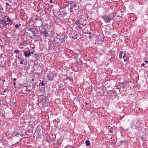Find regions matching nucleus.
Masks as SVG:
<instances>
[{"mask_svg": "<svg viewBox=\"0 0 148 148\" xmlns=\"http://www.w3.org/2000/svg\"><path fill=\"white\" fill-rule=\"evenodd\" d=\"M39 29L41 35L45 37L51 35L53 33V29L50 27L42 26L40 27Z\"/></svg>", "mask_w": 148, "mask_h": 148, "instance_id": "f257e3e1", "label": "nucleus"}, {"mask_svg": "<svg viewBox=\"0 0 148 148\" xmlns=\"http://www.w3.org/2000/svg\"><path fill=\"white\" fill-rule=\"evenodd\" d=\"M36 30V26H34V25H28V37L34 38Z\"/></svg>", "mask_w": 148, "mask_h": 148, "instance_id": "f03ea898", "label": "nucleus"}, {"mask_svg": "<svg viewBox=\"0 0 148 148\" xmlns=\"http://www.w3.org/2000/svg\"><path fill=\"white\" fill-rule=\"evenodd\" d=\"M33 74L34 75V74ZM35 78L34 75H33L32 74L28 78L29 80V86H35V85H36V81H35Z\"/></svg>", "mask_w": 148, "mask_h": 148, "instance_id": "7ed1b4c3", "label": "nucleus"}, {"mask_svg": "<svg viewBox=\"0 0 148 148\" xmlns=\"http://www.w3.org/2000/svg\"><path fill=\"white\" fill-rule=\"evenodd\" d=\"M59 41L60 43H62L65 41V40L67 38V36L65 35L64 33L60 34L59 35Z\"/></svg>", "mask_w": 148, "mask_h": 148, "instance_id": "20e7f679", "label": "nucleus"}, {"mask_svg": "<svg viewBox=\"0 0 148 148\" xmlns=\"http://www.w3.org/2000/svg\"><path fill=\"white\" fill-rule=\"evenodd\" d=\"M129 82L130 81H128L127 82H122L121 83H118L117 84V88H119V90H120L122 88H124L125 87V85L127 83Z\"/></svg>", "mask_w": 148, "mask_h": 148, "instance_id": "39448f33", "label": "nucleus"}, {"mask_svg": "<svg viewBox=\"0 0 148 148\" xmlns=\"http://www.w3.org/2000/svg\"><path fill=\"white\" fill-rule=\"evenodd\" d=\"M48 80L50 81H52L54 79V75L52 73H48L47 75Z\"/></svg>", "mask_w": 148, "mask_h": 148, "instance_id": "423d86ee", "label": "nucleus"}, {"mask_svg": "<svg viewBox=\"0 0 148 148\" xmlns=\"http://www.w3.org/2000/svg\"><path fill=\"white\" fill-rule=\"evenodd\" d=\"M75 24L78 26L79 29H82L84 26V24L81 23L80 21L79 20H77Z\"/></svg>", "mask_w": 148, "mask_h": 148, "instance_id": "0eeeda50", "label": "nucleus"}, {"mask_svg": "<svg viewBox=\"0 0 148 148\" xmlns=\"http://www.w3.org/2000/svg\"><path fill=\"white\" fill-rule=\"evenodd\" d=\"M76 7V5L74 3H72L70 5V9L69 10H68V11L70 12H72V11L71 10H75V8Z\"/></svg>", "mask_w": 148, "mask_h": 148, "instance_id": "6e6552de", "label": "nucleus"}, {"mask_svg": "<svg viewBox=\"0 0 148 148\" xmlns=\"http://www.w3.org/2000/svg\"><path fill=\"white\" fill-rule=\"evenodd\" d=\"M32 126H29L28 125V133H32L34 130V127H33V125L31 124Z\"/></svg>", "mask_w": 148, "mask_h": 148, "instance_id": "1a4fd4ad", "label": "nucleus"}, {"mask_svg": "<svg viewBox=\"0 0 148 148\" xmlns=\"http://www.w3.org/2000/svg\"><path fill=\"white\" fill-rule=\"evenodd\" d=\"M128 57L126 56V54H125V52L123 57V58L124 59V61L125 62L127 61L128 59Z\"/></svg>", "mask_w": 148, "mask_h": 148, "instance_id": "9d476101", "label": "nucleus"}, {"mask_svg": "<svg viewBox=\"0 0 148 148\" xmlns=\"http://www.w3.org/2000/svg\"><path fill=\"white\" fill-rule=\"evenodd\" d=\"M46 140L49 144V143L51 142L52 141V140H51V137L50 136L48 135L47 136V137L46 138Z\"/></svg>", "mask_w": 148, "mask_h": 148, "instance_id": "9b49d317", "label": "nucleus"}, {"mask_svg": "<svg viewBox=\"0 0 148 148\" xmlns=\"http://www.w3.org/2000/svg\"><path fill=\"white\" fill-rule=\"evenodd\" d=\"M129 16L130 18H136L135 15L133 13L129 14Z\"/></svg>", "mask_w": 148, "mask_h": 148, "instance_id": "f8f14e48", "label": "nucleus"}, {"mask_svg": "<svg viewBox=\"0 0 148 148\" xmlns=\"http://www.w3.org/2000/svg\"><path fill=\"white\" fill-rule=\"evenodd\" d=\"M19 135L18 133L16 131H14V132L12 133L11 136L12 137H13L14 136H18Z\"/></svg>", "mask_w": 148, "mask_h": 148, "instance_id": "ddd939ff", "label": "nucleus"}, {"mask_svg": "<svg viewBox=\"0 0 148 148\" xmlns=\"http://www.w3.org/2000/svg\"><path fill=\"white\" fill-rule=\"evenodd\" d=\"M49 49H54V44L53 43H51L49 45Z\"/></svg>", "mask_w": 148, "mask_h": 148, "instance_id": "4468645a", "label": "nucleus"}, {"mask_svg": "<svg viewBox=\"0 0 148 148\" xmlns=\"http://www.w3.org/2000/svg\"><path fill=\"white\" fill-rule=\"evenodd\" d=\"M66 79H69L70 82H72L73 81V79L71 77L67 76L66 77Z\"/></svg>", "mask_w": 148, "mask_h": 148, "instance_id": "2eb2a0df", "label": "nucleus"}, {"mask_svg": "<svg viewBox=\"0 0 148 148\" xmlns=\"http://www.w3.org/2000/svg\"><path fill=\"white\" fill-rule=\"evenodd\" d=\"M116 13H112L111 14L110 16V17H107V18H111V17H112V16H113V18H115V16H114V17L113 16H116Z\"/></svg>", "mask_w": 148, "mask_h": 148, "instance_id": "dca6fc26", "label": "nucleus"}, {"mask_svg": "<svg viewBox=\"0 0 148 148\" xmlns=\"http://www.w3.org/2000/svg\"><path fill=\"white\" fill-rule=\"evenodd\" d=\"M7 20V21H6V20H5L4 21V23L5 24H8L9 25H10L11 24V23H7V21H9V22H10V21H12H12L10 19H6Z\"/></svg>", "mask_w": 148, "mask_h": 148, "instance_id": "f3484780", "label": "nucleus"}, {"mask_svg": "<svg viewBox=\"0 0 148 148\" xmlns=\"http://www.w3.org/2000/svg\"><path fill=\"white\" fill-rule=\"evenodd\" d=\"M86 145L87 146H88L90 145V143L88 140H87L85 141Z\"/></svg>", "mask_w": 148, "mask_h": 148, "instance_id": "a211bd4d", "label": "nucleus"}, {"mask_svg": "<svg viewBox=\"0 0 148 148\" xmlns=\"http://www.w3.org/2000/svg\"><path fill=\"white\" fill-rule=\"evenodd\" d=\"M123 54V51H120L119 54V58L120 59H121L122 57V55Z\"/></svg>", "mask_w": 148, "mask_h": 148, "instance_id": "6ab92c4d", "label": "nucleus"}, {"mask_svg": "<svg viewBox=\"0 0 148 148\" xmlns=\"http://www.w3.org/2000/svg\"><path fill=\"white\" fill-rule=\"evenodd\" d=\"M112 19H103L105 22L106 23H108Z\"/></svg>", "mask_w": 148, "mask_h": 148, "instance_id": "aec40b11", "label": "nucleus"}, {"mask_svg": "<svg viewBox=\"0 0 148 148\" xmlns=\"http://www.w3.org/2000/svg\"><path fill=\"white\" fill-rule=\"evenodd\" d=\"M33 51H34V50H33V51L30 52V51L29 50H28V57L30 56L31 54L33 53Z\"/></svg>", "mask_w": 148, "mask_h": 148, "instance_id": "412c9836", "label": "nucleus"}, {"mask_svg": "<svg viewBox=\"0 0 148 148\" xmlns=\"http://www.w3.org/2000/svg\"><path fill=\"white\" fill-rule=\"evenodd\" d=\"M24 55L25 57H28V51H26L24 52Z\"/></svg>", "mask_w": 148, "mask_h": 148, "instance_id": "4be33fe9", "label": "nucleus"}, {"mask_svg": "<svg viewBox=\"0 0 148 148\" xmlns=\"http://www.w3.org/2000/svg\"><path fill=\"white\" fill-rule=\"evenodd\" d=\"M4 10L3 8L1 6H0V12L2 13L3 12Z\"/></svg>", "mask_w": 148, "mask_h": 148, "instance_id": "5701e85b", "label": "nucleus"}, {"mask_svg": "<svg viewBox=\"0 0 148 148\" xmlns=\"http://www.w3.org/2000/svg\"><path fill=\"white\" fill-rule=\"evenodd\" d=\"M40 85H41L42 86H45L46 85H45V84L44 83V82L42 81V82H41L40 83Z\"/></svg>", "mask_w": 148, "mask_h": 148, "instance_id": "b1692460", "label": "nucleus"}, {"mask_svg": "<svg viewBox=\"0 0 148 148\" xmlns=\"http://www.w3.org/2000/svg\"><path fill=\"white\" fill-rule=\"evenodd\" d=\"M83 65H84V66L85 67L87 68L88 67V65L86 63H83Z\"/></svg>", "mask_w": 148, "mask_h": 148, "instance_id": "393cba45", "label": "nucleus"}, {"mask_svg": "<svg viewBox=\"0 0 148 148\" xmlns=\"http://www.w3.org/2000/svg\"><path fill=\"white\" fill-rule=\"evenodd\" d=\"M21 24H19V25L17 24H16L15 25V27L16 28H18L19 27V26H21Z\"/></svg>", "mask_w": 148, "mask_h": 148, "instance_id": "a878e982", "label": "nucleus"}, {"mask_svg": "<svg viewBox=\"0 0 148 148\" xmlns=\"http://www.w3.org/2000/svg\"><path fill=\"white\" fill-rule=\"evenodd\" d=\"M19 52V51L18 50H16L14 51V52L17 54Z\"/></svg>", "mask_w": 148, "mask_h": 148, "instance_id": "bb28decb", "label": "nucleus"}, {"mask_svg": "<svg viewBox=\"0 0 148 148\" xmlns=\"http://www.w3.org/2000/svg\"><path fill=\"white\" fill-rule=\"evenodd\" d=\"M116 36H117V35H116L115 34H112V37L113 38H115Z\"/></svg>", "mask_w": 148, "mask_h": 148, "instance_id": "cd10ccee", "label": "nucleus"}, {"mask_svg": "<svg viewBox=\"0 0 148 148\" xmlns=\"http://www.w3.org/2000/svg\"><path fill=\"white\" fill-rule=\"evenodd\" d=\"M77 36H75V37H74V36H73V35H72L71 36V38H72L73 39H76L77 38Z\"/></svg>", "mask_w": 148, "mask_h": 148, "instance_id": "c85d7f7f", "label": "nucleus"}, {"mask_svg": "<svg viewBox=\"0 0 148 148\" xmlns=\"http://www.w3.org/2000/svg\"><path fill=\"white\" fill-rule=\"evenodd\" d=\"M75 57H78V56L79 55V54L77 53H75Z\"/></svg>", "mask_w": 148, "mask_h": 148, "instance_id": "c756f323", "label": "nucleus"}, {"mask_svg": "<svg viewBox=\"0 0 148 148\" xmlns=\"http://www.w3.org/2000/svg\"><path fill=\"white\" fill-rule=\"evenodd\" d=\"M39 55L37 54H36L35 56V57L36 58H39Z\"/></svg>", "mask_w": 148, "mask_h": 148, "instance_id": "7c9ffc66", "label": "nucleus"}, {"mask_svg": "<svg viewBox=\"0 0 148 148\" xmlns=\"http://www.w3.org/2000/svg\"><path fill=\"white\" fill-rule=\"evenodd\" d=\"M78 64L79 65L82 64V65H83V63H82L81 60L80 61V62H79Z\"/></svg>", "mask_w": 148, "mask_h": 148, "instance_id": "2f4dec72", "label": "nucleus"}, {"mask_svg": "<svg viewBox=\"0 0 148 148\" xmlns=\"http://www.w3.org/2000/svg\"><path fill=\"white\" fill-rule=\"evenodd\" d=\"M78 35V34L77 32H76L75 33L74 35L75 36V37L77 36Z\"/></svg>", "mask_w": 148, "mask_h": 148, "instance_id": "473e14b6", "label": "nucleus"}, {"mask_svg": "<svg viewBox=\"0 0 148 148\" xmlns=\"http://www.w3.org/2000/svg\"><path fill=\"white\" fill-rule=\"evenodd\" d=\"M124 117V116H122L119 118L120 120H121Z\"/></svg>", "mask_w": 148, "mask_h": 148, "instance_id": "72a5a7b5", "label": "nucleus"}, {"mask_svg": "<svg viewBox=\"0 0 148 148\" xmlns=\"http://www.w3.org/2000/svg\"><path fill=\"white\" fill-rule=\"evenodd\" d=\"M24 61L23 60H21V61H20V63L21 64H23V61Z\"/></svg>", "mask_w": 148, "mask_h": 148, "instance_id": "f704fd0d", "label": "nucleus"}, {"mask_svg": "<svg viewBox=\"0 0 148 148\" xmlns=\"http://www.w3.org/2000/svg\"><path fill=\"white\" fill-rule=\"evenodd\" d=\"M30 123H32V124H33V122H31V121H28V124H29H29H30Z\"/></svg>", "mask_w": 148, "mask_h": 148, "instance_id": "c9c22d12", "label": "nucleus"}, {"mask_svg": "<svg viewBox=\"0 0 148 148\" xmlns=\"http://www.w3.org/2000/svg\"><path fill=\"white\" fill-rule=\"evenodd\" d=\"M49 2L50 3H53V1L52 0H50Z\"/></svg>", "mask_w": 148, "mask_h": 148, "instance_id": "e433bc0d", "label": "nucleus"}, {"mask_svg": "<svg viewBox=\"0 0 148 148\" xmlns=\"http://www.w3.org/2000/svg\"><path fill=\"white\" fill-rule=\"evenodd\" d=\"M92 37V36L91 35H90L88 36V38L90 39Z\"/></svg>", "mask_w": 148, "mask_h": 148, "instance_id": "4c0bfd02", "label": "nucleus"}, {"mask_svg": "<svg viewBox=\"0 0 148 148\" xmlns=\"http://www.w3.org/2000/svg\"><path fill=\"white\" fill-rule=\"evenodd\" d=\"M13 84L14 86H15L16 85V83L15 82H14L13 83Z\"/></svg>", "mask_w": 148, "mask_h": 148, "instance_id": "58836bf2", "label": "nucleus"}, {"mask_svg": "<svg viewBox=\"0 0 148 148\" xmlns=\"http://www.w3.org/2000/svg\"><path fill=\"white\" fill-rule=\"evenodd\" d=\"M145 65V64L144 63H142L141 64L142 66H144Z\"/></svg>", "mask_w": 148, "mask_h": 148, "instance_id": "ea45409f", "label": "nucleus"}, {"mask_svg": "<svg viewBox=\"0 0 148 148\" xmlns=\"http://www.w3.org/2000/svg\"><path fill=\"white\" fill-rule=\"evenodd\" d=\"M145 62L146 63H148V61H147V60H145Z\"/></svg>", "mask_w": 148, "mask_h": 148, "instance_id": "a19ab883", "label": "nucleus"}, {"mask_svg": "<svg viewBox=\"0 0 148 148\" xmlns=\"http://www.w3.org/2000/svg\"><path fill=\"white\" fill-rule=\"evenodd\" d=\"M16 80V79L15 78H14L13 79V80L14 81H15Z\"/></svg>", "mask_w": 148, "mask_h": 148, "instance_id": "79ce46f5", "label": "nucleus"}, {"mask_svg": "<svg viewBox=\"0 0 148 148\" xmlns=\"http://www.w3.org/2000/svg\"><path fill=\"white\" fill-rule=\"evenodd\" d=\"M6 5H9V4L8 3H6Z\"/></svg>", "mask_w": 148, "mask_h": 148, "instance_id": "37998d69", "label": "nucleus"}, {"mask_svg": "<svg viewBox=\"0 0 148 148\" xmlns=\"http://www.w3.org/2000/svg\"><path fill=\"white\" fill-rule=\"evenodd\" d=\"M109 132H111V133H112L113 132V131H111V130H110L109 131Z\"/></svg>", "mask_w": 148, "mask_h": 148, "instance_id": "c03bdc74", "label": "nucleus"}, {"mask_svg": "<svg viewBox=\"0 0 148 148\" xmlns=\"http://www.w3.org/2000/svg\"><path fill=\"white\" fill-rule=\"evenodd\" d=\"M85 104L86 105H88V103L87 102H86Z\"/></svg>", "mask_w": 148, "mask_h": 148, "instance_id": "a18cd8bd", "label": "nucleus"}, {"mask_svg": "<svg viewBox=\"0 0 148 148\" xmlns=\"http://www.w3.org/2000/svg\"><path fill=\"white\" fill-rule=\"evenodd\" d=\"M6 18L8 19V18H9L8 16H7V17H6Z\"/></svg>", "mask_w": 148, "mask_h": 148, "instance_id": "49530a36", "label": "nucleus"}, {"mask_svg": "<svg viewBox=\"0 0 148 148\" xmlns=\"http://www.w3.org/2000/svg\"><path fill=\"white\" fill-rule=\"evenodd\" d=\"M91 34V32H89L88 33V34Z\"/></svg>", "mask_w": 148, "mask_h": 148, "instance_id": "de8ad7c7", "label": "nucleus"}, {"mask_svg": "<svg viewBox=\"0 0 148 148\" xmlns=\"http://www.w3.org/2000/svg\"><path fill=\"white\" fill-rule=\"evenodd\" d=\"M3 81L4 82H5V79H3Z\"/></svg>", "mask_w": 148, "mask_h": 148, "instance_id": "09e8293b", "label": "nucleus"}, {"mask_svg": "<svg viewBox=\"0 0 148 148\" xmlns=\"http://www.w3.org/2000/svg\"><path fill=\"white\" fill-rule=\"evenodd\" d=\"M23 135L22 134H21V137H22L23 136Z\"/></svg>", "mask_w": 148, "mask_h": 148, "instance_id": "8fccbe9b", "label": "nucleus"}, {"mask_svg": "<svg viewBox=\"0 0 148 148\" xmlns=\"http://www.w3.org/2000/svg\"><path fill=\"white\" fill-rule=\"evenodd\" d=\"M79 53H82L80 51H79Z\"/></svg>", "mask_w": 148, "mask_h": 148, "instance_id": "3c124183", "label": "nucleus"}, {"mask_svg": "<svg viewBox=\"0 0 148 148\" xmlns=\"http://www.w3.org/2000/svg\"><path fill=\"white\" fill-rule=\"evenodd\" d=\"M5 19H4V20H5ZM4 19H2V21H4Z\"/></svg>", "mask_w": 148, "mask_h": 148, "instance_id": "603ef678", "label": "nucleus"}, {"mask_svg": "<svg viewBox=\"0 0 148 148\" xmlns=\"http://www.w3.org/2000/svg\"><path fill=\"white\" fill-rule=\"evenodd\" d=\"M10 8V9H12V8H11V7H10V8Z\"/></svg>", "mask_w": 148, "mask_h": 148, "instance_id": "864d4df0", "label": "nucleus"}, {"mask_svg": "<svg viewBox=\"0 0 148 148\" xmlns=\"http://www.w3.org/2000/svg\"><path fill=\"white\" fill-rule=\"evenodd\" d=\"M9 7H10V6H10V5H9Z\"/></svg>", "mask_w": 148, "mask_h": 148, "instance_id": "5fc2aeb1", "label": "nucleus"}, {"mask_svg": "<svg viewBox=\"0 0 148 148\" xmlns=\"http://www.w3.org/2000/svg\"><path fill=\"white\" fill-rule=\"evenodd\" d=\"M87 18H88V17H87Z\"/></svg>", "mask_w": 148, "mask_h": 148, "instance_id": "6e6d98bb", "label": "nucleus"}, {"mask_svg": "<svg viewBox=\"0 0 148 148\" xmlns=\"http://www.w3.org/2000/svg\"><path fill=\"white\" fill-rule=\"evenodd\" d=\"M57 119L59 120V119Z\"/></svg>", "mask_w": 148, "mask_h": 148, "instance_id": "4d7b16f0", "label": "nucleus"}, {"mask_svg": "<svg viewBox=\"0 0 148 148\" xmlns=\"http://www.w3.org/2000/svg\"><path fill=\"white\" fill-rule=\"evenodd\" d=\"M69 6V5H68L67 7H68Z\"/></svg>", "mask_w": 148, "mask_h": 148, "instance_id": "13d9d810", "label": "nucleus"}, {"mask_svg": "<svg viewBox=\"0 0 148 148\" xmlns=\"http://www.w3.org/2000/svg\"><path fill=\"white\" fill-rule=\"evenodd\" d=\"M16 86H15V87H14V88H16Z\"/></svg>", "mask_w": 148, "mask_h": 148, "instance_id": "bf43d9fd", "label": "nucleus"}, {"mask_svg": "<svg viewBox=\"0 0 148 148\" xmlns=\"http://www.w3.org/2000/svg\"><path fill=\"white\" fill-rule=\"evenodd\" d=\"M74 37H75V35H74Z\"/></svg>", "mask_w": 148, "mask_h": 148, "instance_id": "052dcab7", "label": "nucleus"}, {"mask_svg": "<svg viewBox=\"0 0 148 148\" xmlns=\"http://www.w3.org/2000/svg\"><path fill=\"white\" fill-rule=\"evenodd\" d=\"M38 148H40L39 147H38Z\"/></svg>", "mask_w": 148, "mask_h": 148, "instance_id": "680f3d73", "label": "nucleus"}]
</instances>
